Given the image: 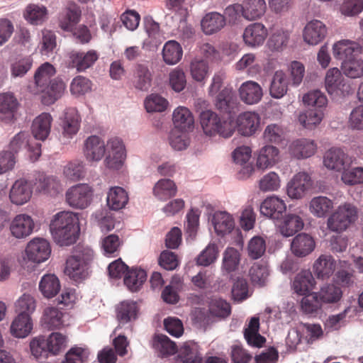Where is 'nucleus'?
<instances>
[{
	"instance_id": "f257e3e1",
	"label": "nucleus",
	"mask_w": 363,
	"mask_h": 363,
	"mask_svg": "<svg viewBox=\"0 0 363 363\" xmlns=\"http://www.w3.org/2000/svg\"><path fill=\"white\" fill-rule=\"evenodd\" d=\"M50 230L55 242L60 246L74 243L79 232L77 215L71 211L57 213L50 222Z\"/></svg>"
},
{
	"instance_id": "f03ea898",
	"label": "nucleus",
	"mask_w": 363,
	"mask_h": 363,
	"mask_svg": "<svg viewBox=\"0 0 363 363\" xmlns=\"http://www.w3.org/2000/svg\"><path fill=\"white\" fill-rule=\"evenodd\" d=\"M93 259L94 252L91 249L77 246L73 254L66 261L65 274L77 283L82 282L90 275Z\"/></svg>"
},
{
	"instance_id": "7ed1b4c3",
	"label": "nucleus",
	"mask_w": 363,
	"mask_h": 363,
	"mask_svg": "<svg viewBox=\"0 0 363 363\" xmlns=\"http://www.w3.org/2000/svg\"><path fill=\"white\" fill-rule=\"evenodd\" d=\"M200 122L204 133L209 136L219 135L223 138H229L235 130L232 121L222 120L211 110L201 113Z\"/></svg>"
},
{
	"instance_id": "20e7f679",
	"label": "nucleus",
	"mask_w": 363,
	"mask_h": 363,
	"mask_svg": "<svg viewBox=\"0 0 363 363\" xmlns=\"http://www.w3.org/2000/svg\"><path fill=\"white\" fill-rule=\"evenodd\" d=\"M357 218V210L350 203L340 206L328 218L327 225L329 230L341 233L345 231Z\"/></svg>"
},
{
	"instance_id": "39448f33",
	"label": "nucleus",
	"mask_w": 363,
	"mask_h": 363,
	"mask_svg": "<svg viewBox=\"0 0 363 363\" xmlns=\"http://www.w3.org/2000/svg\"><path fill=\"white\" fill-rule=\"evenodd\" d=\"M93 189L86 184H79L67 189L65 194L67 204L77 209H84L92 200Z\"/></svg>"
},
{
	"instance_id": "423d86ee",
	"label": "nucleus",
	"mask_w": 363,
	"mask_h": 363,
	"mask_svg": "<svg viewBox=\"0 0 363 363\" xmlns=\"http://www.w3.org/2000/svg\"><path fill=\"white\" fill-rule=\"evenodd\" d=\"M325 86L327 92L332 96H345L349 94L350 86L347 84L341 71L333 67L329 69L325 77Z\"/></svg>"
},
{
	"instance_id": "0eeeda50",
	"label": "nucleus",
	"mask_w": 363,
	"mask_h": 363,
	"mask_svg": "<svg viewBox=\"0 0 363 363\" xmlns=\"http://www.w3.org/2000/svg\"><path fill=\"white\" fill-rule=\"evenodd\" d=\"M106 151V156L104 160L106 167L113 169H120L125 158L123 141L117 137L110 138L107 141Z\"/></svg>"
},
{
	"instance_id": "6e6552de",
	"label": "nucleus",
	"mask_w": 363,
	"mask_h": 363,
	"mask_svg": "<svg viewBox=\"0 0 363 363\" xmlns=\"http://www.w3.org/2000/svg\"><path fill=\"white\" fill-rule=\"evenodd\" d=\"M99 54L94 50L87 52L72 50L67 55L69 67L75 68L78 72H84L91 67L99 60Z\"/></svg>"
},
{
	"instance_id": "1a4fd4ad",
	"label": "nucleus",
	"mask_w": 363,
	"mask_h": 363,
	"mask_svg": "<svg viewBox=\"0 0 363 363\" xmlns=\"http://www.w3.org/2000/svg\"><path fill=\"white\" fill-rule=\"evenodd\" d=\"M312 186L311 177L308 173L298 172L287 184V195L291 199H302Z\"/></svg>"
},
{
	"instance_id": "9d476101",
	"label": "nucleus",
	"mask_w": 363,
	"mask_h": 363,
	"mask_svg": "<svg viewBox=\"0 0 363 363\" xmlns=\"http://www.w3.org/2000/svg\"><path fill=\"white\" fill-rule=\"evenodd\" d=\"M352 159L342 149L332 147L327 150L323 157L325 167L330 170L341 172L350 167L352 164Z\"/></svg>"
},
{
	"instance_id": "9b49d317",
	"label": "nucleus",
	"mask_w": 363,
	"mask_h": 363,
	"mask_svg": "<svg viewBox=\"0 0 363 363\" xmlns=\"http://www.w3.org/2000/svg\"><path fill=\"white\" fill-rule=\"evenodd\" d=\"M26 254L28 260L31 262H43L50 257L51 254L50 242L44 238H35L28 243Z\"/></svg>"
},
{
	"instance_id": "f8f14e48",
	"label": "nucleus",
	"mask_w": 363,
	"mask_h": 363,
	"mask_svg": "<svg viewBox=\"0 0 363 363\" xmlns=\"http://www.w3.org/2000/svg\"><path fill=\"white\" fill-rule=\"evenodd\" d=\"M328 28L320 20L313 19L306 23L303 31L304 41L308 45H316L326 37Z\"/></svg>"
},
{
	"instance_id": "ddd939ff",
	"label": "nucleus",
	"mask_w": 363,
	"mask_h": 363,
	"mask_svg": "<svg viewBox=\"0 0 363 363\" xmlns=\"http://www.w3.org/2000/svg\"><path fill=\"white\" fill-rule=\"evenodd\" d=\"M303 216L302 211L285 215L278 225L279 233L284 237H291L301 231L304 226Z\"/></svg>"
},
{
	"instance_id": "4468645a",
	"label": "nucleus",
	"mask_w": 363,
	"mask_h": 363,
	"mask_svg": "<svg viewBox=\"0 0 363 363\" xmlns=\"http://www.w3.org/2000/svg\"><path fill=\"white\" fill-rule=\"evenodd\" d=\"M268 35L267 28L261 23L248 25L242 34L245 43L251 48L259 47L264 43Z\"/></svg>"
},
{
	"instance_id": "2eb2a0df",
	"label": "nucleus",
	"mask_w": 363,
	"mask_h": 363,
	"mask_svg": "<svg viewBox=\"0 0 363 363\" xmlns=\"http://www.w3.org/2000/svg\"><path fill=\"white\" fill-rule=\"evenodd\" d=\"M260 123L258 113L246 111L240 113L236 120V127L238 133L244 136H250L255 133Z\"/></svg>"
},
{
	"instance_id": "dca6fc26",
	"label": "nucleus",
	"mask_w": 363,
	"mask_h": 363,
	"mask_svg": "<svg viewBox=\"0 0 363 363\" xmlns=\"http://www.w3.org/2000/svg\"><path fill=\"white\" fill-rule=\"evenodd\" d=\"M34 222L27 214L16 215L10 225L11 235L18 239L29 236L33 231Z\"/></svg>"
},
{
	"instance_id": "f3484780",
	"label": "nucleus",
	"mask_w": 363,
	"mask_h": 363,
	"mask_svg": "<svg viewBox=\"0 0 363 363\" xmlns=\"http://www.w3.org/2000/svg\"><path fill=\"white\" fill-rule=\"evenodd\" d=\"M286 210V205L284 200L272 196L265 199L260 206L261 213L273 220H279L283 217Z\"/></svg>"
},
{
	"instance_id": "a211bd4d",
	"label": "nucleus",
	"mask_w": 363,
	"mask_h": 363,
	"mask_svg": "<svg viewBox=\"0 0 363 363\" xmlns=\"http://www.w3.org/2000/svg\"><path fill=\"white\" fill-rule=\"evenodd\" d=\"M106 145L104 141L97 135L88 137L84 144V154L90 162H99L104 156Z\"/></svg>"
},
{
	"instance_id": "6ab92c4d",
	"label": "nucleus",
	"mask_w": 363,
	"mask_h": 363,
	"mask_svg": "<svg viewBox=\"0 0 363 363\" xmlns=\"http://www.w3.org/2000/svg\"><path fill=\"white\" fill-rule=\"evenodd\" d=\"M19 103L13 93L8 91L0 94V119L10 123L14 119Z\"/></svg>"
},
{
	"instance_id": "aec40b11",
	"label": "nucleus",
	"mask_w": 363,
	"mask_h": 363,
	"mask_svg": "<svg viewBox=\"0 0 363 363\" xmlns=\"http://www.w3.org/2000/svg\"><path fill=\"white\" fill-rule=\"evenodd\" d=\"M28 134L26 132H20L16 134L9 144V152L16 154L21 150L28 147L37 160L41 155V144L38 142L30 143L28 140Z\"/></svg>"
},
{
	"instance_id": "412c9836",
	"label": "nucleus",
	"mask_w": 363,
	"mask_h": 363,
	"mask_svg": "<svg viewBox=\"0 0 363 363\" xmlns=\"http://www.w3.org/2000/svg\"><path fill=\"white\" fill-rule=\"evenodd\" d=\"M32 193L30 184L25 179H18L11 188L9 199L12 203L21 206L30 201Z\"/></svg>"
},
{
	"instance_id": "4be33fe9",
	"label": "nucleus",
	"mask_w": 363,
	"mask_h": 363,
	"mask_svg": "<svg viewBox=\"0 0 363 363\" xmlns=\"http://www.w3.org/2000/svg\"><path fill=\"white\" fill-rule=\"evenodd\" d=\"M315 247L314 239L306 233L298 234L291 244L292 253L298 257L307 256L313 251Z\"/></svg>"
},
{
	"instance_id": "5701e85b",
	"label": "nucleus",
	"mask_w": 363,
	"mask_h": 363,
	"mask_svg": "<svg viewBox=\"0 0 363 363\" xmlns=\"http://www.w3.org/2000/svg\"><path fill=\"white\" fill-rule=\"evenodd\" d=\"M214 104L221 113H230L237 106V98L232 89L224 87L214 96Z\"/></svg>"
},
{
	"instance_id": "b1692460",
	"label": "nucleus",
	"mask_w": 363,
	"mask_h": 363,
	"mask_svg": "<svg viewBox=\"0 0 363 363\" xmlns=\"http://www.w3.org/2000/svg\"><path fill=\"white\" fill-rule=\"evenodd\" d=\"M55 68L50 63L45 62L41 65L34 74L36 89L31 90V91L34 94H38L40 92H44L45 88L47 87L46 85L52 81L51 78L55 76Z\"/></svg>"
},
{
	"instance_id": "393cba45",
	"label": "nucleus",
	"mask_w": 363,
	"mask_h": 363,
	"mask_svg": "<svg viewBox=\"0 0 363 363\" xmlns=\"http://www.w3.org/2000/svg\"><path fill=\"white\" fill-rule=\"evenodd\" d=\"M239 94L243 102L251 105L257 104L262 99L263 91L258 83L250 80L241 84Z\"/></svg>"
},
{
	"instance_id": "a878e982",
	"label": "nucleus",
	"mask_w": 363,
	"mask_h": 363,
	"mask_svg": "<svg viewBox=\"0 0 363 363\" xmlns=\"http://www.w3.org/2000/svg\"><path fill=\"white\" fill-rule=\"evenodd\" d=\"M335 269V261L331 255H321L314 262L313 270L318 279H329Z\"/></svg>"
},
{
	"instance_id": "bb28decb",
	"label": "nucleus",
	"mask_w": 363,
	"mask_h": 363,
	"mask_svg": "<svg viewBox=\"0 0 363 363\" xmlns=\"http://www.w3.org/2000/svg\"><path fill=\"white\" fill-rule=\"evenodd\" d=\"M176 363H203L199 346L195 342H185L178 350Z\"/></svg>"
},
{
	"instance_id": "cd10ccee",
	"label": "nucleus",
	"mask_w": 363,
	"mask_h": 363,
	"mask_svg": "<svg viewBox=\"0 0 363 363\" xmlns=\"http://www.w3.org/2000/svg\"><path fill=\"white\" fill-rule=\"evenodd\" d=\"M81 9L76 4L69 5L59 16V26L65 31H72L75 26L79 22Z\"/></svg>"
},
{
	"instance_id": "c85d7f7f",
	"label": "nucleus",
	"mask_w": 363,
	"mask_h": 363,
	"mask_svg": "<svg viewBox=\"0 0 363 363\" xmlns=\"http://www.w3.org/2000/svg\"><path fill=\"white\" fill-rule=\"evenodd\" d=\"M138 313L139 307L133 301H124L116 306V318L120 325L135 321Z\"/></svg>"
},
{
	"instance_id": "c756f323",
	"label": "nucleus",
	"mask_w": 363,
	"mask_h": 363,
	"mask_svg": "<svg viewBox=\"0 0 363 363\" xmlns=\"http://www.w3.org/2000/svg\"><path fill=\"white\" fill-rule=\"evenodd\" d=\"M52 118L50 113H43L33 121L31 131L36 140L44 141L50 133Z\"/></svg>"
},
{
	"instance_id": "7c9ffc66",
	"label": "nucleus",
	"mask_w": 363,
	"mask_h": 363,
	"mask_svg": "<svg viewBox=\"0 0 363 363\" xmlns=\"http://www.w3.org/2000/svg\"><path fill=\"white\" fill-rule=\"evenodd\" d=\"M35 186L36 190L39 192L52 196H56L62 190L59 180L52 176H47L44 174L38 175L36 178Z\"/></svg>"
},
{
	"instance_id": "2f4dec72",
	"label": "nucleus",
	"mask_w": 363,
	"mask_h": 363,
	"mask_svg": "<svg viewBox=\"0 0 363 363\" xmlns=\"http://www.w3.org/2000/svg\"><path fill=\"white\" fill-rule=\"evenodd\" d=\"M172 121L175 128L181 132H187L194 128V116L184 106H179L174 111Z\"/></svg>"
},
{
	"instance_id": "473e14b6",
	"label": "nucleus",
	"mask_w": 363,
	"mask_h": 363,
	"mask_svg": "<svg viewBox=\"0 0 363 363\" xmlns=\"http://www.w3.org/2000/svg\"><path fill=\"white\" fill-rule=\"evenodd\" d=\"M225 24V17L218 12L206 13L201 22V28L206 35L218 32L224 28Z\"/></svg>"
},
{
	"instance_id": "72a5a7b5",
	"label": "nucleus",
	"mask_w": 363,
	"mask_h": 363,
	"mask_svg": "<svg viewBox=\"0 0 363 363\" xmlns=\"http://www.w3.org/2000/svg\"><path fill=\"white\" fill-rule=\"evenodd\" d=\"M33 329V322L28 314H18L11 325V333L16 337H27Z\"/></svg>"
},
{
	"instance_id": "f704fd0d",
	"label": "nucleus",
	"mask_w": 363,
	"mask_h": 363,
	"mask_svg": "<svg viewBox=\"0 0 363 363\" xmlns=\"http://www.w3.org/2000/svg\"><path fill=\"white\" fill-rule=\"evenodd\" d=\"M291 154L298 158H307L313 155L316 150V145L313 140L301 138L294 140L289 147Z\"/></svg>"
},
{
	"instance_id": "c9c22d12",
	"label": "nucleus",
	"mask_w": 363,
	"mask_h": 363,
	"mask_svg": "<svg viewBox=\"0 0 363 363\" xmlns=\"http://www.w3.org/2000/svg\"><path fill=\"white\" fill-rule=\"evenodd\" d=\"M315 285V279L312 273L308 270H303L297 274L293 281L294 291L299 295L303 296L309 293Z\"/></svg>"
},
{
	"instance_id": "e433bc0d",
	"label": "nucleus",
	"mask_w": 363,
	"mask_h": 363,
	"mask_svg": "<svg viewBox=\"0 0 363 363\" xmlns=\"http://www.w3.org/2000/svg\"><path fill=\"white\" fill-rule=\"evenodd\" d=\"M80 116L74 108L67 109L62 123V135L67 138H72L79 129Z\"/></svg>"
},
{
	"instance_id": "4c0bfd02",
	"label": "nucleus",
	"mask_w": 363,
	"mask_h": 363,
	"mask_svg": "<svg viewBox=\"0 0 363 363\" xmlns=\"http://www.w3.org/2000/svg\"><path fill=\"white\" fill-rule=\"evenodd\" d=\"M244 18L254 21L260 18L266 12L267 4L265 0H244Z\"/></svg>"
},
{
	"instance_id": "58836bf2",
	"label": "nucleus",
	"mask_w": 363,
	"mask_h": 363,
	"mask_svg": "<svg viewBox=\"0 0 363 363\" xmlns=\"http://www.w3.org/2000/svg\"><path fill=\"white\" fill-rule=\"evenodd\" d=\"M279 150L272 145H265L260 149L257 160L259 169H267L274 166L279 160Z\"/></svg>"
},
{
	"instance_id": "ea45409f",
	"label": "nucleus",
	"mask_w": 363,
	"mask_h": 363,
	"mask_svg": "<svg viewBox=\"0 0 363 363\" xmlns=\"http://www.w3.org/2000/svg\"><path fill=\"white\" fill-rule=\"evenodd\" d=\"M259 318L252 317L248 324V327L245 329L244 336L247 342L250 345L257 347H261L266 342L265 337L259 333Z\"/></svg>"
},
{
	"instance_id": "a19ab883",
	"label": "nucleus",
	"mask_w": 363,
	"mask_h": 363,
	"mask_svg": "<svg viewBox=\"0 0 363 363\" xmlns=\"http://www.w3.org/2000/svg\"><path fill=\"white\" fill-rule=\"evenodd\" d=\"M359 44L350 40H341L333 46V53L337 60H345L354 57L353 53L358 52Z\"/></svg>"
},
{
	"instance_id": "79ce46f5",
	"label": "nucleus",
	"mask_w": 363,
	"mask_h": 363,
	"mask_svg": "<svg viewBox=\"0 0 363 363\" xmlns=\"http://www.w3.org/2000/svg\"><path fill=\"white\" fill-rule=\"evenodd\" d=\"M60 280L55 274H45L39 283V289L44 297L51 298L60 291Z\"/></svg>"
},
{
	"instance_id": "37998d69",
	"label": "nucleus",
	"mask_w": 363,
	"mask_h": 363,
	"mask_svg": "<svg viewBox=\"0 0 363 363\" xmlns=\"http://www.w3.org/2000/svg\"><path fill=\"white\" fill-rule=\"evenodd\" d=\"M152 74L148 67L137 64L133 71V84L139 90L147 91L151 85Z\"/></svg>"
},
{
	"instance_id": "c03bdc74",
	"label": "nucleus",
	"mask_w": 363,
	"mask_h": 363,
	"mask_svg": "<svg viewBox=\"0 0 363 363\" xmlns=\"http://www.w3.org/2000/svg\"><path fill=\"white\" fill-rule=\"evenodd\" d=\"M333 208V201L326 196H315L309 203L310 212L317 218L325 217Z\"/></svg>"
},
{
	"instance_id": "a18cd8bd",
	"label": "nucleus",
	"mask_w": 363,
	"mask_h": 363,
	"mask_svg": "<svg viewBox=\"0 0 363 363\" xmlns=\"http://www.w3.org/2000/svg\"><path fill=\"white\" fill-rule=\"evenodd\" d=\"M106 201L111 209L118 211L124 208L127 204L128 196L122 187H111L108 192Z\"/></svg>"
},
{
	"instance_id": "49530a36",
	"label": "nucleus",
	"mask_w": 363,
	"mask_h": 363,
	"mask_svg": "<svg viewBox=\"0 0 363 363\" xmlns=\"http://www.w3.org/2000/svg\"><path fill=\"white\" fill-rule=\"evenodd\" d=\"M177 192L175 183L169 179L159 180L153 188V194L160 201H166L174 197Z\"/></svg>"
},
{
	"instance_id": "de8ad7c7",
	"label": "nucleus",
	"mask_w": 363,
	"mask_h": 363,
	"mask_svg": "<svg viewBox=\"0 0 363 363\" xmlns=\"http://www.w3.org/2000/svg\"><path fill=\"white\" fill-rule=\"evenodd\" d=\"M42 94V101L44 104L50 105L55 103L62 94L65 90V84L61 80L53 79L46 85Z\"/></svg>"
},
{
	"instance_id": "09e8293b",
	"label": "nucleus",
	"mask_w": 363,
	"mask_h": 363,
	"mask_svg": "<svg viewBox=\"0 0 363 363\" xmlns=\"http://www.w3.org/2000/svg\"><path fill=\"white\" fill-rule=\"evenodd\" d=\"M213 224L215 231L219 235L230 233L235 225L232 216L225 211L215 213L213 217Z\"/></svg>"
},
{
	"instance_id": "8fccbe9b",
	"label": "nucleus",
	"mask_w": 363,
	"mask_h": 363,
	"mask_svg": "<svg viewBox=\"0 0 363 363\" xmlns=\"http://www.w3.org/2000/svg\"><path fill=\"white\" fill-rule=\"evenodd\" d=\"M325 111L310 108L298 116V122L307 129H313L318 125L325 116Z\"/></svg>"
},
{
	"instance_id": "3c124183",
	"label": "nucleus",
	"mask_w": 363,
	"mask_h": 363,
	"mask_svg": "<svg viewBox=\"0 0 363 363\" xmlns=\"http://www.w3.org/2000/svg\"><path fill=\"white\" fill-rule=\"evenodd\" d=\"M289 38V30L283 28L274 29L267 41V46L271 51L281 52L286 48Z\"/></svg>"
},
{
	"instance_id": "603ef678",
	"label": "nucleus",
	"mask_w": 363,
	"mask_h": 363,
	"mask_svg": "<svg viewBox=\"0 0 363 363\" xmlns=\"http://www.w3.org/2000/svg\"><path fill=\"white\" fill-rule=\"evenodd\" d=\"M288 90V79L283 71H277L271 82L269 93L274 99L283 97Z\"/></svg>"
},
{
	"instance_id": "864d4df0",
	"label": "nucleus",
	"mask_w": 363,
	"mask_h": 363,
	"mask_svg": "<svg viewBox=\"0 0 363 363\" xmlns=\"http://www.w3.org/2000/svg\"><path fill=\"white\" fill-rule=\"evenodd\" d=\"M341 69L349 78H360L363 77V60L356 56L345 59L342 62Z\"/></svg>"
},
{
	"instance_id": "5fc2aeb1",
	"label": "nucleus",
	"mask_w": 363,
	"mask_h": 363,
	"mask_svg": "<svg viewBox=\"0 0 363 363\" xmlns=\"http://www.w3.org/2000/svg\"><path fill=\"white\" fill-rule=\"evenodd\" d=\"M43 325L48 330L59 328L62 325V313L57 308L46 307L41 318Z\"/></svg>"
},
{
	"instance_id": "6e6d98bb",
	"label": "nucleus",
	"mask_w": 363,
	"mask_h": 363,
	"mask_svg": "<svg viewBox=\"0 0 363 363\" xmlns=\"http://www.w3.org/2000/svg\"><path fill=\"white\" fill-rule=\"evenodd\" d=\"M183 50L182 46L175 40L167 41L162 49V57L168 65H175L182 57Z\"/></svg>"
},
{
	"instance_id": "4d7b16f0",
	"label": "nucleus",
	"mask_w": 363,
	"mask_h": 363,
	"mask_svg": "<svg viewBox=\"0 0 363 363\" xmlns=\"http://www.w3.org/2000/svg\"><path fill=\"white\" fill-rule=\"evenodd\" d=\"M147 273L142 269H133L127 272L124 277L125 285L131 291H137L146 281Z\"/></svg>"
},
{
	"instance_id": "13d9d810",
	"label": "nucleus",
	"mask_w": 363,
	"mask_h": 363,
	"mask_svg": "<svg viewBox=\"0 0 363 363\" xmlns=\"http://www.w3.org/2000/svg\"><path fill=\"white\" fill-rule=\"evenodd\" d=\"M152 347L162 356L172 355L177 351L176 344L162 334L154 337Z\"/></svg>"
},
{
	"instance_id": "bf43d9fd",
	"label": "nucleus",
	"mask_w": 363,
	"mask_h": 363,
	"mask_svg": "<svg viewBox=\"0 0 363 363\" xmlns=\"http://www.w3.org/2000/svg\"><path fill=\"white\" fill-rule=\"evenodd\" d=\"M319 298L325 303H335L338 302L342 296L340 287L335 284H325L316 293Z\"/></svg>"
},
{
	"instance_id": "052dcab7",
	"label": "nucleus",
	"mask_w": 363,
	"mask_h": 363,
	"mask_svg": "<svg viewBox=\"0 0 363 363\" xmlns=\"http://www.w3.org/2000/svg\"><path fill=\"white\" fill-rule=\"evenodd\" d=\"M303 102L306 106L325 111L328 99L322 91L315 89L305 94L303 96Z\"/></svg>"
},
{
	"instance_id": "680f3d73",
	"label": "nucleus",
	"mask_w": 363,
	"mask_h": 363,
	"mask_svg": "<svg viewBox=\"0 0 363 363\" xmlns=\"http://www.w3.org/2000/svg\"><path fill=\"white\" fill-rule=\"evenodd\" d=\"M48 10L44 6L30 4L27 6L24 16L30 23L38 25L47 19Z\"/></svg>"
},
{
	"instance_id": "e2e57ef3",
	"label": "nucleus",
	"mask_w": 363,
	"mask_h": 363,
	"mask_svg": "<svg viewBox=\"0 0 363 363\" xmlns=\"http://www.w3.org/2000/svg\"><path fill=\"white\" fill-rule=\"evenodd\" d=\"M240 261V254L234 247H227L223 252L222 269L228 273L235 271Z\"/></svg>"
},
{
	"instance_id": "0e129e2a",
	"label": "nucleus",
	"mask_w": 363,
	"mask_h": 363,
	"mask_svg": "<svg viewBox=\"0 0 363 363\" xmlns=\"http://www.w3.org/2000/svg\"><path fill=\"white\" fill-rule=\"evenodd\" d=\"M286 130L284 127L277 123H271L267 125L263 133L265 141L279 144L285 140Z\"/></svg>"
},
{
	"instance_id": "69168bd1",
	"label": "nucleus",
	"mask_w": 363,
	"mask_h": 363,
	"mask_svg": "<svg viewBox=\"0 0 363 363\" xmlns=\"http://www.w3.org/2000/svg\"><path fill=\"white\" fill-rule=\"evenodd\" d=\"M322 301L316 293L306 295L301 300V309L308 315H316L322 306Z\"/></svg>"
},
{
	"instance_id": "338daca9",
	"label": "nucleus",
	"mask_w": 363,
	"mask_h": 363,
	"mask_svg": "<svg viewBox=\"0 0 363 363\" xmlns=\"http://www.w3.org/2000/svg\"><path fill=\"white\" fill-rule=\"evenodd\" d=\"M32 355L36 359L47 358L50 353L48 339L43 336L35 337L30 342Z\"/></svg>"
},
{
	"instance_id": "774afa93",
	"label": "nucleus",
	"mask_w": 363,
	"mask_h": 363,
	"mask_svg": "<svg viewBox=\"0 0 363 363\" xmlns=\"http://www.w3.org/2000/svg\"><path fill=\"white\" fill-rule=\"evenodd\" d=\"M237 70L242 71L247 69L250 74H254L260 72L261 66L257 62L256 56L253 53L244 55L242 58L235 64Z\"/></svg>"
}]
</instances>
